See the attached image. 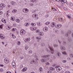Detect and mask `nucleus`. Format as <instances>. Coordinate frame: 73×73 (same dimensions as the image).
Masks as SVG:
<instances>
[{"label":"nucleus","mask_w":73,"mask_h":73,"mask_svg":"<svg viewBox=\"0 0 73 73\" xmlns=\"http://www.w3.org/2000/svg\"><path fill=\"white\" fill-rule=\"evenodd\" d=\"M16 30V28H13L12 30V31H15Z\"/></svg>","instance_id":"8fccbe9b"},{"label":"nucleus","mask_w":73,"mask_h":73,"mask_svg":"<svg viewBox=\"0 0 73 73\" xmlns=\"http://www.w3.org/2000/svg\"><path fill=\"white\" fill-rule=\"evenodd\" d=\"M62 26V25H61V24H58L55 26V27L56 28L59 29Z\"/></svg>","instance_id":"423d86ee"},{"label":"nucleus","mask_w":73,"mask_h":73,"mask_svg":"<svg viewBox=\"0 0 73 73\" xmlns=\"http://www.w3.org/2000/svg\"><path fill=\"white\" fill-rule=\"evenodd\" d=\"M58 46V44H54L53 45V46L54 47V48H55L56 47H57Z\"/></svg>","instance_id":"2f4dec72"},{"label":"nucleus","mask_w":73,"mask_h":73,"mask_svg":"<svg viewBox=\"0 0 73 73\" xmlns=\"http://www.w3.org/2000/svg\"><path fill=\"white\" fill-rule=\"evenodd\" d=\"M0 5L1 6V7H2L3 8V7H5V5L4 3H1V4Z\"/></svg>","instance_id":"6ab92c4d"},{"label":"nucleus","mask_w":73,"mask_h":73,"mask_svg":"<svg viewBox=\"0 0 73 73\" xmlns=\"http://www.w3.org/2000/svg\"><path fill=\"white\" fill-rule=\"evenodd\" d=\"M66 60H62V62H63V63H66Z\"/></svg>","instance_id":"c9c22d12"},{"label":"nucleus","mask_w":73,"mask_h":73,"mask_svg":"<svg viewBox=\"0 0 73 73\" xmlns=\"http://www.w3.org/2000/svg\"><path fill=\"white\" fill-rule=\"evenodd\" d=\"M28 54H31L32 53V51L31 50H29L28 52Z\"/></svg>","instance_id":"a878e982"},{"label":"nucleus","mask_w":73,"mask_h":73,"mask_svg":"<svg viewBox=\"0 0 73 73\" xmlns=\"http://www.w3.org/2000/svg\"><path fill=\"white\" fill-rule=\"evenodd\" d=\"M52 73V71H51L50 70L48 71V73Z\"/></svg>","instance_id":"4d7b16f0"},{"label":"nucleus","mask_w":73,"mask_h":73,"mask_svg":"<svg viewBox=\"0 0 73 73\" xmlns=\"http://www.w3.org/2000/svg\"><path fill=\"white\" fill-rule=\"evenodd\" d=\"M62 53L63 54H64V55H66V53L65 52H62Z\"/></svg>","instance_id":"4c0bfd02"},{"label":"nucleus","mask_w":73,"mask_h":73,"mask_svg":"<svg viewBox=\"0 0 73 73\" xmlns=\"http://www.w3.org/2000/svg\"><path fill=\"white\" fill-rule=\"evenodd\" d=\"M48 15H46L45 17H46L47 18V17H48Z\"/></svg>","instance_id":"774afa93"},{"label":"nucleus","mask_w":73,"mask_h":73,"mask_svg":"<svg viewBox=\"0 0 73 73\" xmlns=\"http://www.w3.org/2000/svg\"><path fill=\"white\" fill-rule=\"evenodd\" d=\"M39 35H40V36H43V35H44V33L42 32H40L39 33Z\"/></svg>","instance_id":"c85d7f7f"},{"label":"nucleus","mask_w":73,"mask_h":73,"mask_svg":"<svg viewBox=\"0 0 73 73\" xmlns=\"http://www.w3.org/2000/svg\"><path fill=\"white\" fill-rule=\"evenodd\" d=\"M3 8L2 6H0V11H1V10H2Z\"/></svg>","instance_id":"37998d69"},{"label":"nucleus","mask_w":73,"mask_h":73,"mask_svg":"<svg viewBox=\"0 0 73 73\" xmlns=\"http://www.w3.org/2000/svg\"><path fill=\"white\" fill-rule=\"evenodd\" d=\"M34 5V4H33V3H31L30 4V5L31 6H33V5Z\"/></svg>","instance_id":"052dcab7"},{"label":"nucleus","mask_w":73,"mask_h":73,"mask_svg":"<svg viewBox=\"0 0 73 73\" xmlns=\"http://www.w3.org/2000/svg\"><path fill=\"white\" fill-rule=\"evenodd\" d=\"M31 39L30 38H28L25 40V42H28L30 41Z\"/></svg>","instance_id":"6e6552de"},{"label":"nucleus","mask_w":73,"mask_h":73,"mask_svg":"<svg viewBox=\"0 0 73 73\" xmlns=\"http://www.w3.org/2000/svg\"><path fill=\"white\" fill-rule=\"evenodd\" d=\"M0 66H2V67H3V66H4V65L0 64Z\"/></svg>","instance_id":"69168bd1"},{"label":"nucleus","mask_w":73,"mask_h":73,"mask_svg":"<svg viewBox=\"0 0 73 73\" xmlns=\"http://www.w3.org/2000/svg\"><path fill=\"white\" fill-rule=\"evenodd\" d=\"M71 41H72V39L68 37L67 40L68 42V43H70Z\"/></svg>","instance_id":"f8f14e48"},{"label":"nucleus","mask_w":73,"mask_h":73,"mask_svg":"<svg viewBox=\"0 0 73 73\" xmlns=\"http://www.w3.org/2000/svg\"><path fill=\"white\" fill-rule=\"evenodd\" d=\"M11 20H12V21H14L15 20V18L13 17H11Z\"/></svg>","instance_id":"b1692460"},{"label":"nucleus","mask_w":73,"mask_h":73,"mask_svg":"<svg viewBox=\"0 0 73 73\" xmlns=\"http://www.w3.org/2000/svg\"><path fill=\"white\" fill-rule=\"evenodd\" d=\"M56 56H57L58 57H60L61 56V53L60 52H57L56 54Z\"/></svg>","instance_id":"f3484780"},{"label":"nucleus","mask_w":73,"mask_h":73,"mask_svg":"<svg viewBox=\"0 0 73 73\" xmlns=\"http://www.w3.org/2000/svg\"><path fill=\"white\" fill-rule=\"evenodd\" d=\"M29 48L28 46H25V50H27L28 48Z\"/></svg>","instance_id":"7c9ffc66"},{"label":"nucleus","mask_w":73,"mask_h":73,"mask_svg":"<svg viewBox=\"0 0 73 73\" xmlns=\"http://www.w3.org/2000/svg\"><path fill=\"white\" fill-rule=\"evenodd\" d=\"M61 0H53V1H58V2H59V1H60Z\"/></svg>","instance_id":"5fc2aeb1"},{"label":"nucleus","mask_w":73,"mask_h":73,"mask_svg":"<svg viewBox=\"0 0 73 73\" xmlns=\"http://www.w3.org/2000/svg\"><path fill=\"white\" fill-rule=\"evenodd\" d=\"M50 23V22H47L46 23V25H48V24H49Z\"/></svg>","instance_id":"79ce46f5"},{"label":"nucleus","mask_w":73,"mask_h":73,"mask_svg":"<svg viewBox=\"0 0 73 73\" xmlns=\"http://www.w3.org/2000/svg\"><path fill=\"white\" fill-rule=\"evenodd\" d=\"M16 21L17 23H19L20 21V20L19 19H16Z\"/></svg>","instance_id":"473e14b6"},{"label":"nucleus","mask_w":73,"mask_h":73,"mask_svg":"<svg viewBox=\"0 0 73 73\" xmlns=\"http://www.w3.org/2000/svg\"><path fill=\"white\" fill-rule=\"evenodd\" d=\"M49 48L50 49L51 51L49 50H49H48V49L47 48H46V51L47 52H48V53H51L52 54H53V52L52 51H54V50H53V48H52L51 47L49 46Z\"/></svg>","instance_id":"f03ea898"},{"label":"nucleus","mask_w":73,"mask_h":73,"mask_svg":"<svg viewBox=\"0 0 73 73\" xmlns=\"http://www.w3.org/2000/svg\"><path fill=\"white\" fill-rule=\"evenodd\" d=\"M11 3L13 5H15V3H16L14 1H13L11 2Z\"/></svg>","instance_id":"cd10ccee"},{"label":"nucleus","mask_w":73,"mask_h":73,"mask_svg":"<svg viewBox=\"0 0 73 73\" xmlns=\"http://www.w3.org/2000/svg\"><path fill=\"white\" fill-rule=\"evenodd\" d=\"M62 44L63 45H66V41H63Z\"/></svg>","instance_id":"aec40b11"},{"label":"nucleus","mask_w":73,"mask_h":73,"mask_svg":"<svg viewBox=\"0 0 73 73\" xmlns=\"http://www.w3.org/2000/svg\"><path fill=\"white\" fill-rule=\"evenodd\" d=\"M43 70V68L42 67H40L39 69V71H40V72H42Z\"/></svg>","instance_id":"a211bd4d"},{"label":"nucleus","mask_w":73,"mask_h":73,"mask_svg":"<svg viewBox=\"0 0 73 73\" xmlns=\"http://www.w3.org/2000/svg\"><path fill=\"white\" fill-rule=\"evenodd\" d=\"M3 69L1 68L0 70V72H3Z\"/></svg>","instance_id":"864d4df0"},{"label":"nucleus","mask_w":73,"mask_h":73,"mask_svg":"<svg viewBox=\"0 0 73 73\" xmlns=\"http://www.w3.org/2000/svg\"><path fill=\"white\" fill-rule=\"evenodd\" d=\"M50 56V55H43L42 56V57L44 58V59H42L41 60V62H44L46 61V59L49 57Z\"/></svg>","instance_id":"f257e3e1"},{"label":"nucleus","mask_w":73,"mask_h":73,"mask_svg":"<svg viewBox=\"0 0 73 73\" xmlns=\"http://www.w3.org/2000/svg\"><path fill=\"white\" fill-rule=\"evenodd\" d=\"M60 49L62 50H65L66 49L65 47L64 46H61L60 47Z\"/></svg>","instance_id":"ddd939ff"},{"label":"nucleus","mask_w":73,"mask_h":73,"mask_svg":"<svg viewBox=\"0 0 73 73\" xmlns=\"http://www.w3.org/2000/svg\"><path fill=\"white\" fill-rule=\"evenodd\" d=\"M55 25H56L54 23L52 22L51 23V27H55Z\"/></svg>","instance_id":"dca6fc26"},{"label":"nucleus","mask_w":73,"mask_h":73,"mask_svg":"<svg viewBox=\"0 0 73 73\" xmlns=\"http://www.w3.org/2000/svg\"><path fill=\"white\" fill-rule=\"evenodd\" d=\"M11 37H13V38H16V36L14 35V34H12V35Z\"/></svg>","instance_id":"bb28decb"},{"label":"nucleus","mask_w":73,"mask_h":73,"mask_svg":"<svg viewBox=\"0 0 73 73\" xmlns=\"http://www.w3.org/2000/svg\"><path fill=\"white\" fill-rule=\"evenodd\" d=\"M36 38L37 40H40V37L38 36V37H36Z\"/></svg>","instance_id":"de8ad7c7"},{"label":"nucleus","mask_w":73,"mask_h":73,"mask_svg":"<svg viewBox=\"0 0 73 73\" xmlns=\"http://www.w3.org/2000/svg\"><path fill=\"white\" fill-rule=\"evenodd\" d=\"M25 26H28V23H25Z\"/></svg>","instance_id":"3c124183"},{"label":"nucleus","mask_w":73,"mask_h":73,"mask_svg":"<svg viewBox=\"0 0 73 73\" xmlns=\"http://www.w3.org/2000/svg\"><path fill=\"white\" fill-rule=\"evenodd\" d=\"M5 63H6V64H8L9 61H8V60L7 58H5L4 59V61Z\"/></svg>","instance_id":"0eeeda50"},{"label":"nucleus","mask_w":73,"mask_h":73,"mask_svg":"<svg viewBox=\"0 0 73 73\" xmlns=\"http://www.w3.org/2000/svg\"><path fill=\"white\" fill-rule=\"evenodd\" d=\"M0 37L1 38V39H4V38H5V37L4 36H3L2 35V34H0Z\"/></svg>","instance_id":"4be33fe9"},{"label":"nucleus","mask_w":73,"mask_h":73,"mask_svg":"<svg viewBox=\"0 0 73 73\" xmlns=\"http://www.w3.org/2000/svg\"><path fill=\"white\" fill-rule=\"evenodd\" d=\"M56 64H54L52 65L53 66H56Z\"/></svg>","instance_id":"0e129e2a"},{"label":"nucleus","mask_w":73,"mask_h":73,"mask_svg":"<svg viewBox=\"0 0 73 73\" xmlns=\"http://www.w3.org/2000/svg\"><path fill=\"white\" fill-rule=\"evenodd\" d=\"M25 33H26L25 31L24 30H22L20 32V33L21 35H24Z\"/></svg>","instance_id":"39448f33"},{"label":"nucleus","mask_w":73,"mask_h":73,"mask_svg":"<svg viewBox=\"0 0 73 73\" xmlns=\"http://www.w3.org/2000/svg\"><path fill=\"white\" fill-rule=\"evenodd\" d=\"M18 45H20V42L19 41L18 42Z\"/></svg>","instance_id":"338daca9"},{"label":"nucleus","mask_w":73,"mask_h":73,"mask_svg":"<svg viewBox=\"0 0 73 73\" xmlns=\"http://www.w3.org/2000/svg\"><path fill=\"white\" fill-rule=\"evenodd\" d=\"M25 11H26V9H23V12H25Z\"/></svg>","instance_id":"603ef678"},{"label":"nucleus","mask_w":73,"mask_h":73,"mask_svg":"<svg viewBox=\"0 0 73 73\" xmlns=\"http://www.w3.org/2000/svg\"><path fill=\"white\" fill-rule=\"evenodd\" d=\"M72 33V31H68L65 34V36L66 37H68L69 36V35L70 34H71Z\"/></svg>","instance_id":"20e7f679"},{"label":"nucleus","mask_w":73,"mask_h":73,"mask_svg":"<svg viewBox=\"0 0 73 73\" xmlns=\"http://www.w3.org/2000/svg\"><path fill=\"white\" fill-rule=\"evenodd\" d=\"M34 64L35 65H36L38 64V62L37 61L36 59L34 60Z\"/></svg>","instance_id":"4468645a"},{"label":"nucleus","mask_w":73,"mask_h":73,"mask_svg":"<svg viewBox=\"0 0 73 73\" xmlns=\"http://www.w3.org/2000/svg\"><path fill=\"white\" fill-rule=\"evenodd\" d=\"M33 18H36V17L37 16V15L36 14H34L33 15Z\"/></svg>","instance_id":"393cba45"},{"label":"nucleus","mask_w":73,"mask_h":73,"mask_svg":"<svg viewBox=\"0 0 73 73\" xmlns=\"http://www.w3.org/2000/svg\"><path fill=\"white\" fill-rule=\"evenodd\" d=\"M67 17L69 19H70V18H71L70 16L69 15H67Z\"/></svg>","instance_id":"680f3d73"},{"label":"nucleus","mask_w":73,"mask_h":73,"mask_svg":"<svg viewBox=\"0 0 73 73\" xmlns=\"http://www.w3.org/2000/svg\"><path fill=\"white\" fill-rule=\"evenodd\" d=\"M12 65L14 68H15L16 67V63L14 62H12Z\"/></svg>","instance_id":"2eb2a0df"},{"label":"nucleus","mask_w":73,"mask_h":73,"mask_svg":"<svg viewBox=\"0 0 73 73\" xmlns=\"http://www.w3.org/2000/svg\"><path fill=\"white\" fill-rule=\"evenodd\" d=\"M48 30V28H47L46 27H45L43 28V31L44 32H46Z\"/></svg>","instance_id":"9b49d317"},{"label":"nucleus","mask_w":73,"mask_h":73,"mask_svg":"<svg viewBox=\"0 0 73 73\" xmlns=\"http://www.w3.org/2000/svg\"><path fill=\"white\" fill-rule=\"evenodd\" d=\"M70 56L72 58L73 57V54H71L70 55Z\"/></svg>","instance_id":"09e8293b"},{"label":"nucleus","mask_w":73,"mask_h":73,"mask_svg":"<svg viewBox=\"0 0 73 73\" xmlns=\"http://www.w3.org/2000/svg\"><path fill=\"white\" fill-rule=\"evenodd\" d=\"M11 28V27L10 26H9L8 27V30H9V29H10Z\"/></svg>","instance_id":"a19ab883"},{"label":"nucleus","mask_w":73,"mask_h":73,"mask_svg":"<svg viewBox=\"0 0 73 73\" xmlns=\"http://www.w3.org/2000/svg\"><path fill=\"white\" fill-rule=\"evenodd\" d=\"M2 22H3V23H6V20L4 19H2Z\"/></svg>","instance_id":"c756f323"},{"label":"nucleus","mask_w":73,"mask_h":73,"mask_svg":"<svg viewBox=\"0 0 73 73\" xmlns=\"http://www.w3.org/2000/svg\"><path fill=\"white\" fill-rule=\"evenodd\" d=\"M59 20L60 21H63V19L61 18H60L59 19Z\"/></svg>","instance_id":"72a5a7b5"},{"label":"nucleus","mask_w":73,"mask_h":73,"mask_svg":"<svg viewBox=\"0 0 73 73\" xmlns=\"http://www.w3.org/2000/svg\"><path fill=\"white\" fill-rule=\"evenodd\" d=\"M29 11V10L28 9H26L25 13H27V12H28Z\"/></svg>","instance_id":"ea45409f"},{"label":"nucleus","mask_w":73,"mask_h":73,"mask_svg":"<svg viewBox=\"0 0 73 73\" xmlns=\"http://www.w3.org/2000/svg\"><path fill=\"white\" fill-rule=\"evenodd\" d=\"M44 43H43L41 44V46H44Z\"/></svg>","instance_id":"bf43d9fd"},{"label":"nucleus","mask_w":73,"mask_h":73,"mask_svg":"<svg viewBox=\"0 0 73 73\" xmlns=\"http://www.w3.org/2000/svg\"><path fill=\"white\" fill-rule=\"evenodd\" d=\"M17 10H16V9H14V10H13V12L14 13H17Z\"/></svg>","instance_id":"5701e85b"},{"label":"nucleus","mask_w":73,"mask_h":73,"mask_svg":"<svg viewBox=\"0 0 73 73\" xmlns=\"http://www.w3.org/2000/svg\"><path fill=\"white\" fill-rule=\"evenodd\" d=\"M73 3H70V6L71 7H72V6H73Z\"/></svg>","instance_id":"49530a36"},{"label":"nucleus","mask_w":73,"mask_h":73,"mask_svg":"<svg viewBox=\"0 0 73 73\" xmlns=\"http://www.w3.org/2000/svg\"><path fill=\"white\" fill-rule=\"evenodd\" d=\"M35 1V0H31V2H32V3H34V1Z\"/></svg>","instance_id":"13d9d810"},{"label":"nucleus","mask_w":73,"mask_h":73,"mask_svg":"<svg viewBox=\"0 0 73 73\" xmlns=\"http://www.w3.org/2000/svg\"><path fill=\"white\" fill-rule=\"evenodd\" d=\"M9 15H10V10H8L7 12L6 16L7 17H9Z\"/></svg>","instance_id":"1a4fd4ad"},{"label":"nucleus","mask_w":73,"mask_h":73,"mask_svg":"<svg viewBox=\"0 0 73 73\" xmlns=\"http://www.w3.org/2000/svg\"><path fill=\"white\" fill-rule=\"evenodd\" d=\"M45 64L46 65H49V63L48 62H47L45 63Z\"/></svg>","instance_id":"c03bdc74"},{"label":"nucleus","mask_w":73,"mask_h":73,"mask_svg":"<svg viewBox=\"0 0 73 73\" xmlns=\"http://www.w3.org/2000/svg\"><path fill=\"white\" fill-rule=\"evenodd\" d=\"M31 25L32 26H35L36 25V24L35 23H31Z\"/></svg>","instance_id":"58836bf2"},{"label":"nucleus","mask_w":73,"mask_h":73,"mask_svg":"<svg viewBox=\"0 0 73 73\" xmlns=\"http://www.w3.org/2000/svg\"><path fill=\"white\" fill-rule=\"evenodd\" d=\"M26 70H27V68H25L23 69H22V72H25Z\"/></svg>","instance_id":"412c9836"},{"label":"nucleus","mask_w":73,"mask_h":73,"mask_svg":"<svg viewBox=\"0 0 73 73\" xmlns=\"http://www.w3.org/2000/svg\"><path fill=\"white\" fill-rule=\"evenodd\" d=\"M60 1L62 2V3H64L65 5H68V3L65 2V0H60Z\"/></svg>","instance_id":"9d476101"},{"label":"nucleus","mask_w":73,"mask_h":73,"mask_svg":"<svg viewBox=\"0 0 73 73\" xmlns=\"http://www.w3.org/2000/svg\"><path fill=\"white\" fill-rule=\"evenodd\" d=\"M32 30L33 31H35V28H33V29H32Z\"/></svg>","instance_id":"e2e57ef3"},{"label":"nucleus","mask_w":73,"mask_h":73,"mask_svg":"<svg viewBox=\"0 0 73 73\" xmlns=\"http://www.w3.org/2000/svg\"><path fill=\"white\" fill-rule=\"evenodd\" d=\"M34 63V60H32V61H31L30 62V64H33Z\"/></svg>","instance_id":"e433bc0d"},{"label":"nucleus","mask_w":73,"mask_h":73,"mask_svg":"<svg viewBox=\"0 0 73 73\" xmlns=\"http://www.w3.org/2000/svg\"><path fill=\"white\" fill-rule=\"evenodd\" d=\"M61 34H63L64 33V32L63 30H61Z\"/></svg>","instance_id":"a18cd8bd"},{"label":"nucleus","mask_w":73,"mask_h":73,"mask_svg":"<svg viewBox=\"0 0 73 73\" xmlns=\"http://www.w3.org/2000/svg\"><path fill=\"white\" fill-rule=\"evenodd\" d=\"M50 70H54V68L53 67H51L50 68Z\"/></svg>","instance_id":"f704fd0d"},{"label":"nucleus","mask_w":73,"mask_h":73,"mask_svg":"<svg viewBox=\"0 0 73 73\" xmlns=\"http://www.w3.org/2000/svg\"><path fill=\"white\" fill-rule=\"evenodd\" d=\"M55 68H56V70L58 72H59L62 69V68L60 67L58 65H57L55 67Z\"/></svg>","instance_id":"7ed1b4c3"},{"label":"nucleus","mask_w":73,"mask_h":73,"mask_svg":"<svg viewBox=\"0 0 73 73\" xmlns=\"http://www.w3.org/2000/svg\"><path fill=\"white\" fill-rule=\"evenodd\" d=\"M39 32H40V30L38 29L36 31V33H39Z\"/></svg>","instance_id":"6e6d98bb"}]
</instances>
